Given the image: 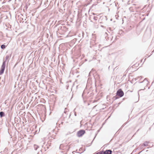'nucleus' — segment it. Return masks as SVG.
Masks as SVG:
<instances>
[{"label":"nucleus","mask_w":154,"mask_h":154,"mask_svg":"<svg viewBox=\"0 0 154 154\" xmlns=\"http://www.w3.org/2000/svg\"><path fill=\"white\" fill-rule=\"evenodd\" d=\"M142 146H143V145H142L141 146V147H142Z\"/></svg>","instance_id":"obj_26"},{"label":"nucleus","mask_w":154,"mask_h":154,"mask_svg":"<svg viewBox=\"0 0 154 154\" xmlns=\"http://www.w3.org/2000/svg\"><path fill=\"white\" fill-rule=\"evenodd\" d=\"M40 151L41 152H42V150H41Z\"/></svg>","instance_id":"obj_25"},{"label":"nucleus","mask_w":154,"mask_h":154,"mask_svg":"<svg viewBox=\"0 0 154 154\" xmlns=\"http://www.w3.org/2000/svg\"><path fill=\"white\" fill-rule=\"evenodd\" d=\"M102 154H112V151L110 149L106 150L105 151H102Z\"/></svg>","instance_id":"obj_6"},{"label":"nucleus","mask_w":154,"mask_h":154,"mask_svg":"<svg viewBox=\"0 0 154 154\" xmlns=\"http://www.w3.org/2000/svg\"><path fill=\"white\" fill-rule=\"evenodd\" d=\"M6 46L4 45H1V48L2 49H4L6 48Z\"/></svg>","instance_id":"obj_10"},{"label":"nucleus","mask_w":154,"mask_h":154,"mask_svg":"<svg viewBox=\"0 0 154 154\" xmlns=\"http://www.w3.org/2000/svg\"><path fill=\"white\" fill-rule=\"evenodd\" d=\"M75 116H76V113L75 112Z\"/></svg>","instance_id":"obj_18"},{"label":"nucleus","mask_w":154,"mask_h":154,"mask_svg":"<svg viewBox=\"0 0 154 154\" xmlns=\"http://www.w3.org/2000/svg\"><path fill=\"white\" fill-rule=\"evenodd\" d=\"M94 19L95 20H97V17L94 16Z\"/></svg>","instance_id":"obj_12"},{"label":"nucleus","mask_w":154,"mask_h":154,"mask_svg":"<svg viewBox=\"0 0 154 154\" xmlns=\"http://www.w3.org/2000/svg\"><path fill=\"white\" fill-rule=\"evenodd\" d=\"M140 86H143L144 87V89H140L138 91V94L139 95V92L141 90H144L145 89V87L147 86L149 83V82L146 79V78L142 82H140Z\"/></svg>","instance_id":"obj_1"},{"label":"nucleus","mask_w":154,"mask_h":154,"mask_svg":"<svg viewBox=\"0 0 154 154\" xmlns=\"http://www.w3.org/2000/svg\"><path fill=\"white\" fill-rule=\"evenodd\" d=\"M93 15H96V14H94V13H93Z\"/></svg>","instance_id":"obj_20"},{"label":"nucleus","mask_w":154,"mask_h":154,"mask_svg":"<svg viewBox=\"0 0 154 154\" xmlns=\"http://www.w3.org/2000/svg\"><path fill=\"white\" fill-rule=\"evenodd\" d=\"M149 143V142L146 141L143 143V145L144 146H148V144Z\"/></svg>","instance_id":"obj_8"},{"label":"nucleus","mask_w":154,"mask_h":154,"mask_svg":"<svg viewBox=\"0 0 154 154\" xmlns=\"http://www.w3.org/2000/svg\"><path fill=\"white\" fill-rule=\"evenodd\" d=\"M126 123H127V122L125 123L123 125H122V126H124L125 125H126Z\"/></svg>","instance_id":"obj_16"},{"label":"nucleus","mask_w":154,"mask_h":154,"mask_svg":"<svg viewBox=\"0 0 154 154\" xmlns=\"http://www.w3.org/2000/svg\"><path fill=\"white\" fill-rule=\"evenodd\" d=\"M5 63L6 61H4L3 62L2 65L1 66V68L0 71V75L2 74L4 72L5 67Z\"/></svg>","instance_id":"obj_3"},{"label":"nucleus","mask_w":154,"mask_h":154,"mask_svg":"<svg viewBox=\"0 0 154 154\" xmlns=\"http://www.w3.org/2000/svg\"><path fill=\"white\" fill-rule=\"evenodd\" d=\"M142 151L140 152H139V153H138V154H139Z\"/></svg>","instance_id":"obj_21"},{"label":"nucleus","mask_w":154,"mask_h":154,"mask_svg":"<svg viewBox=\"0 0 154 154\" xmlns=\"http://www.w3.org/2000/svg\"><path fill=\"white\" fill-rule=\"evenodd\" d=\"M154 52V50L152 52V54H151L150 55H149V57Z\"/></svg>","instance_id":"obj_15"},{"label":"nucleus","mask_w":154,"mask_h":154,"mask_svg":"<svg viewBox=\"0 0 154 154\" xmlns=\"http://www.w3.org/2000/svg\"><path fill=\"white\" fill-rule=\"evenodd\" d=\"M65 28V27L64 26H61V27H59V30L60 29H61L62 28L63 29V28Z\"/></svg>","instance_id":"obj_13"},{"label":"nucleus","mask_w":154,"mask_h":154,"mask_svg":"<svg viewBox=\"0 0 154 154\" xmlns=\"http://www.w3.org/2000/svg\"><path fill=\"white\" fill-rule=\"evenodd\" d=\"M67 109L66 108L65 109V110H66ZM67 112V111H66V110H65L64 112V113H65L66 114V112Z\"/></svg>","instance_id":"obj_14"},{"label":"nucleus","mask_w":154,"mask_h":154,"mask_svg":"<svg viewBox=\"0 0 154 154\" xmlns=\"http://www.w3.org/2000/svg\"><path fill=\"white\" fill-rule=\"evenodd\" d=\"M85 133V131L83 130H81L78 131L77 135L78 137H80L82 136Z\"/></svg>","instance_id":"obj_5"},{"label":"nucleus","mask_w":154,"mask_h":154,"mask_svg":"<svg viewBox=\"0 0 154 154\" xmlns=\"http://www.w3.org/2000/svg\"><path fill=\"white\" fill-rule=\"evenodd\" d=\"M71 115V114H69V118H70V116Z\"/></svg>","instance_id":"obj_19"},{"label":"nucleus","mask_w":154,"mask_h":154,"mask_svg":"<svg viewBox=\"0 0 154 154\" xmlns=\"http://www.w3.org/2000/svg\"><path fill=\"white\" fill-rule=\"evenodd\" d=\"M59 148L60 149L64 150L65 152L68 151L69 148V146L67 145H64L63 144L60 145Z\"/></svg>","instance_id":"obj_2"},{"label":"nucleus","mask_w":154,"mask_h":154,"mask_svg":"<svg viewBox=\"0 0 154 154\" xmlns=\"http://www.w3.org/2000/svg\"><path fill=\"white\" fill-rule=\"evenodd\" d=\"M5 116V113L2 111L0 112V116L1 117H2Z\"/></svg>","instance_id":"obj_7"},{"label":"nucleus","mask_w":154,"mask_h":154,"mask_svg":"<svg viewBox=\"0 0 154 154\" xmlns=\"http://www.w3.org/2000/svg\"><path fill=\"white\" fill-rule=\"evenodd\" d=\"M66 153H63V154H66Z\"/></svg>","instance_id":"obj_24"},{"label":"nucleus","mask_w":154,"mask_h":154,"mask_svg":"<svg viewBox=\"0 0 154 154\" xmlns=\"http://www.w3.org/2000/svg\"><path fill=\"white\" fill-rule=\"evenodd\" d=\"M101 26V27H104V26Z\"/></svg>","instance_id":"obj_22"},{"label":"nucleus","mask_w":154,"mask_h":154,"mask_svg":"<svg viewBox=\"0 0 154 154\" xmlns=\"http://www.w3.org/2000/svg\"><path fill=\"white\" fill-rule=\"evenodd\" d=\"M96 106H96H94V107H93V108H94V107H95V106Z\"/></svg>","instance_id":"obj_23"},{"label":"nucleus","mask_w":154,"mask_h":154,"mask_svg":"<svg viewBox=\"0 0 154 154\" xmlns=\"http://www.w3.org/2000/svg\"><path fill=\"white\" fill-rule=\"evenodd\" d=\"M124 94L123 91L121 89H119L116 92V95L120 97H122Z\"/></svg>","instance_id":"obj_4"},{"label":"nucleus","mask_w":154,"mask_h":154,"mask_svg":"<svg viewBox=\"0 0 154 154\" xmlns=\"http://www.w3.org/2000/svg\"><path fill=\"white\" fill-rule=\"evenodd\" d=\"M115 97H113V98H115ZM117 98H117V97H115V99H117Z\"/></svg>","instance_id":"obj_17"},{"label":"nucleus","mask_w":154,"mask_h":154,"mask_svg":"<svg viewBox=\"0 0 154 154\" xmlns=\"http://www.w3.org/2000/svg\"><path fill=\"white\" fill-rule=\"evenodd\" d=\"M9 57V55H7L6 57V60H5L6 61L7 60Z\"/></svg>","instance_id":"obj_11"},{"label":"nucleus","mask_w":154,"mask_h":154,"mask_svg":"<svg viewBox=\"0 0 154 154\" xmlns=\"http://www.w3.org/2000/svg\"><path fill=\"white\" fill-rule=\"evenodd\" d=\"M34 149L35 150H37V149L39 147V146L36 145H34Z\"/></svg>","instance_id":"obj_9"}]
</instances>
